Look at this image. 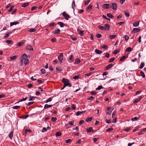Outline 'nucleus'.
Listing matches in <instances>:
<instances>
[{"instance_id": "obj_63", "label": "nucleus", "mask_w": 146, "mask_h": 146, "mask_svg": "<svg viewBox=\"0 0 146 146\" xmlns=\"http://www.w3.org/2000/svg\"><path fill=\"white\" fill-rule=\"evenodd\" d=\"M47 131V129L45 127H43L42 130V132H44L45 131Z\"/></svg>"}, {"instance_id": "obj_27", "label": "nucleus", "mask_w": 146, "mask_h": 146, "mask_svg": "<svg viewBox=\"0 0 146 146\" xmlns=\"http://www.w3.org/2000/svg\"><path fill=\"white\" fill-rule=\"evenodd\" d=\"M107 16L109 17L110 18H111V19H113L114 17L110 13H109V14H107Z\"/></svg>"}, {"instance_id": "obj_17", "label": "nucleus", "mask_w": 146, "mask_h": 146, "mask_svg": "<svg viewBox=\"0 0 146 146\" xmlns=\"http://www.w3.org/2000/svg\"><path fill=\"white\" fill-rule=\"evenodd\" d=\"M12 32L11 31L9 32L8 33H6V35H4L3 37L4 38H6L9 36L10 34H11Z\"/></svg>"}, {"instance_id": "obj_43", "label": "nucleus", "mask_w": 146, "mask_h": 146, "mask_svg": "<svg viewBox=\"0 0 146 146\" xmlns=\"http://www.w3.org/2000/svg\"><path fill=\"white\" fill-rule=\"evenodd\" d=\"M74 57L72 55H71L69 58V59L71 61H73V60Z\"/></svg>"}, {"instance_id": "obj_2", "label": "nucleus", "mask_w": 146, "mask_h": 146, "mask_svg": "<svg viewBox=\"0 0 146 146\" xmlns=\"http://www.w3.org/2000/svg\"><path fill=\"white\" fill-rule=\"evenodd\" d=\"M111 7V5L108 4L106 3L102 5V7L104 9H109Z\"/></svg>"}, {"instance_id": "obj_52", "label": "nucleus", "mask_w": 146, "mask_h": 146, "mask_svg": "<svg viewBox=\"0 0 146 146\" xmlns=\"http://www.w3.org/2000/svg\"><path fill=\"white\" fill-rule=\"evenodd\" d=\"M74 123V121H70L69 122L68 124L70 125H73Z\"/></svg>"}, {"instance_id": "obj_46", "label": "nucleus", "mask_w": 146, "mask_h": 146, "mask_svg": "<svg viewBox=\"0 0 146 146\" xmlns=\"http://www.w3.org/2000/svg\"><path fill=\"white\" fill-rule=\"evenodd\" d=\"M29 117V115H25L21 117V118H23V119H25Z\"/></svg>"}, {"instance_id": "obj_18", "label": "nucleus", "mask_w": 146, "mask_h": 146, "mask_svg": "<svg viewBox=\"0 0 146 146\" xmlns=\"http://www.w3.org/2000/svg\"><path fill=\"white\" fill-rule=\"evenodd\" d=\"M60 31L59 29H57V30H56L55 31H53L52 32V33L54 34H59L60 33Z\"/></svg>"}, {"instance_id": "obj_64", "label": "nucleus", "mask_w": 146, "mask_h": 146, "mask_svg": "<svg viewBox=\"0 0 146 146\" xmlns=\"http://www.w3.org/2000/svg\"><path fill=\"white\" fill-rule=\"evenodd\" d=\"M90 2L89 0H87L85 2L84 4L85 5H87L90 3Z\"/></svg>"}, {"instance_id": "obj_20", "label": "nucleus", "mask_w": 146, "mask_h": 146, "mask_svg": "<svg viewBox=\"0 0 146 146\" xmlns=\"http://www.w3.org/2000/svg\"><path fill=\"white\" fill-rule=\"evenodd\" d=\"M95 52L97 54H100L102 53V51L101 50H100L98 49H96L95 50Z\"/></svg>"}, {"instance_id": "obj_9", "label": "nucleus", "mask_w": 146, "mask_h": 146, "mask_svg": "<svg viewBox=\"0 0 146 146\" xmlns=\"http://www.w3.org/2000/svg\"><path fill=\"white\" fill-rule=\"evenodd\" d=\"M112 6L111 7L112 8V9L113 10H116L117 9V5L114 3H111Z\"/></svg>"}, {"instance_id": "obj_3", "label": "nucleus", "mask_w": 146, "mask_h": 146, "mask_svg": "<svg viewBox=\"0 0 146 146\" xmlns=\"http://www.w3.org/2000/svg\"><path fill=\"white\" fill-rule=\"evenodd\" d=\"M62 15L64 17L65 19L66 20H68L69 18H70V15L67 14L65 11L63 13Z\"/></svg>"}, {"instance_id": "obj_33", "label": "nucleus", "mask_w": 146, "mask_h": 146, "mask_svg": "<svg viewBox=\"0 0 146 146\" xmlns=\"http://www.w3.org/2000/svg\"><path fill=\"white\" fill-rule=\"evenodd\" d=\"M17 55H14L13 56H11L10 57V59L11 60H13L17 58Z\"/></svg>"}, {"instance_id": "obj_61", "label": "nucleus", "mask_w": 146, "mask_h": 146, "mask_svg": "<svg viewBox=\"0 0 146 146\" xmlns=\"http://www.w3.org/2000/svg\"><path fill=\"white\" fill-rule=\"evenodd\" d=\"M113 130V128L112 127H111L110 128H108L106 130L107 131H111Z\"/></svg>"}, {"instance_id": "obj_36", "label": "nucleus", "mask_w": 146, "mask_h": 146, "mask_svg": "<svg viewBox=\"0 0 146 146\" xmlns=\"http://www.w3.org/2000/svg\"><path fill=\"white\" fill-rule=\"evenodd\" d=\"M75 6V1L73 0L72 3V7L73 9H74V7Z\"/></svg>"}, {"instance_id": "obj_11", "label": "nucleus", "mask_w": 146, "mask_h": 146, "mask_svg": "<svg viewBox=\"0 0 146 146\" xmlns=\"http://www.w3.org/2000/svg\"><path fill=\"white\" fill-rule=\"evenodd\" d=\"M86 131L88 133H90L91 132H94V130L92 127H90L89 128L87 129Z\"/></svg>"}, {"instance_id": "obj_13", "label": "nucleus", "mask_w": 146, "mask_h": 146, "mask_svg": "<svg viewBox=\"0 0 146 146\" xmlns=\"http://www.w3.org/2000/svg\"><path fill=\"white\" fill-rule=\"evenodd\" d=\"M13 131H11L8 135L9 137L10 138V139L11 140L12 139V137L13 136Z\"/></svg>"}, {"instance_id": "obj_42", "label": "nucleus", "mask_w": 146, "mask_h": 146, "mask_svg": "<svg viewBox=\"0 0 146 146\" xmlns=\"http://www.w3.org/2000/svg\"><path fill=\"white\" fill-rule=\"evenodd\" d=\"M57 119V118L56 117H52V121L53 122H55Z\"/></svg>"}, {"instance_id": "obj_30", "label": "nucleus", "mask_w": 146, "mask_h": 146, "mask_svg": "<svg viewBox=\"0 0 146 146\" xmlns=\"http://www.w3.org/2000/svg\"><path fill=\"white\" fill-rule=\"evenodd\" d=\"M36 31V29H35L31 28L28 31L31 33H32L35 32Z\"/></svg>"}, {"instance_id": "obj_1", "label": "nucleus", "mask_w": 146, "mask_h": 146, "mask_svg": "<svg viewBox=\"0 0 146 146\" xmlns=\"http://www.w3.org/2000/svg\"><path fill=\"white\" fill-rule=\"evenodd\" d=\"M62 81L64 84L66 86L70 87L72 86V85L70 83L69 81L68 80L63 78L62 80Z\"/></svg>"}, {"instance_id": "obj_4", "label": "nucleus", "mask_w": 146, "mask_h": 146, "mask_svg": "<svg viewBox=\"0 0 146 146\" xmlns=\"http://www.w3.org/2000/svg\"><path fill=\"white\" fill-rule=\"evenodd\" d=\"M63 58V55L62 53H61L59 56L58 57V59L60 61L59 63H61L62 62V60Z\"/></svg>"}, {"instance_id": "obj_57", "label": "nucleus", "mask_w": 146, "mask_h": 146, "mask_svg": "<svg viewBox=\"0 0 146 146\" xmlns=\"http://www.w3.org/2000/svg\"><path fill=\"white\" fill-rule=\"evenodd\" d=\"M93 74L92 72H90L85 74V76H89Z\"/></svg>"}, {"instance_id": "obj_34", "label": "nucleus", "mask_w": 146, "mask_h": 146, "mask_svg": "<svg viewBox=\"0 0 146 146\" xmlns=\"http://www.w3.org/2000/svg\"><path fill=\"white\" fill-rule=\"evenodd\" d=\"M98 29L101 30H103L104 29V26L101 25H99L98 26Z\"/></svg>"}, {"instance_id": "obj_38", "label": "nucleus", "mask_w": 146, "mask_h": 146, "mask_svg": "<svg viewBox=\"0 0 146 146\" xmlns=\"http://www.w3.org/2000/svg\"><path fill=\"white\" fill-rule=\"evenodd\" d=\"M79 78V76L78 75H75L73 77V78L74 80H76L78 79Z\"/></svg>"}, {"instance_id": "obj_8", "label": "nucleus", "mask_w": 146, "mask_h": 146, "mask_svg": "<svg viewBox=\"0 0 146 146\" xmlns=\"http://www.w3.org/2000/svg\"><path fill=\"white\" fill-rule=\"evenodd\" d=\"M27 56L26 54H24L21 57V59L23 60H25L27 58Z\"/></svg>"}, {"instance_id": "obj_25", "label": "nucleus", "mask_w": 146, "mask_h": 146, "mask_svg": "<svg viewBox=\"0 0 146 146\" xmlns=\"http://www.w3.org/2000/svg\"><path fill=\"white\" fill-rule=\"evenodd\" d=\"M139 24V22H135L134 23H133V25L134 27H137L138 26Z\"/></svg>"}, {"instance_id": "obj_41", "label": "nucleus", "mask_w": 146, "mask_h": 146, "mask_svg": "<svg viewBox=\"0 0 146 146\" xmlns=\"http://www.w3.org/2000/svg\"><path fill=\"white\" fill-rule=\"evenodd\" d=\"M23 44V42H19L17 43V46H21Z\"/></svg>"}, {"instance_id": "obj_60", "label": "nucleus", "mask_w": 146, "mask_h": 146, "mask_svg": "<svg viewBox=\"0 0 146 146\" xmlns=\"http://www.w3.org/2000/svg\"><path fill=\"white\" fill-rule=\"evenodd\" d=\"M119 50H115L114 52L113 53V54H117L119 53Z\"/></svg>"}, {"instance_id": "obj_28", "label": "nucleus", "mask_w": 146, "mask_h": 146, "mask_svg": "<svg viewBox=\"0 0 146 146\" xmlns=\"http://www.w3.org/2000/svg\"><path fill=\"white\" fill-rule=\"evenodd\" d=\"M116 36V35H111L109 36V38L111 39H112Z\"/></svg>"}, {"instance_id": "obj_12", "label": "nucleus", "mask_w": 146, "mask_h": 146, "mask_svg": "<svg viewBox=\"0 0 146 146\" xmlns=\"http://www.w3.org/2000/svg\"><path fill=\"white\" fill-rule=\"evenodd\" d=\"M26 49L29 50H33V48L32 47V46L30 45H27L26 46Z\"/></svg>"}, {"instance_id": "obj_62", "label": "nucleus", "mask_w": 146, "mask_h": 146, "mask_svg": "<svg viewBox=\"0 0 146 146\" xmlns=\"http://www.w3.org/2000/svg\"><path fill=\"white\" fill-rule=\"evenodd\" d=\"M124 38L126 40H127L129 39V37L128 36L126 35H125Z\"/></svg>"}, {"instance_id": "obj_37", "label": "nucleus", "mask_w": 146, "mask_h": 146, "mask_svg": "<svg viewBox=\"0 0 146 146\" xmlns=\"http://www.w3.org/2000/svg\"><path fill=\"white\" fill-rule=\"evenodd\" d=\"M52 100V98H51V97H50L46 101H45V102L46 103H47L48 102H51Z\"/></svg>"}, {"instance_id": "obj_51", "label": "nucleus", "mask_w": 146, "mask_h": 146, "mask_svg": "<svg viewBox=\"0 0 146 146\" xmlns=\"http://www.w3.org/2000/svg\"><path fill=\"white\" fill-rule=\"evenodd\" d=\"M27 98V97H26L25 98H23L19 101V102H21L25 101Z\"/></svg>"}, {"instance_id": "obj_48", "label": "nucleus", "mask_w": 146, "mask_h": 146, "mask_svg": "<svg viewBox=\"0 0 146 146\" xmlns=\"http://www.w3.org/2000/svg\"><path fill=\"white\" fill-rule=\"evenodd\" d=\"M20 106H13V108L14 109H17L19 108H20Z\"/></svg>"}, {"instance_id": "obj_24", "label": "nucleus", "mask_w": 146, "mask_h": 146, "mask_svg": "<svg viewBox=\"0 0 146 146\" xmlns=\"http://www.w3.org/2000/svg\"><path fill=\"white\" fill-rule=\"evenodd\" d=\"M132 51V48L130 47L127 48L125 50L126 52H130Z\"/></svg>"}, {"instance_id": "obj_31", "label": "nucleus", "mask_w": 146, "mask_h": 146, "mask_svg": "<svg viewBox=\"0 0 146 146\" xmlns=\"http://www.w3.org/2000/svg\"><path fill=\"white\" fill-rule=\"evenodd\" d=\"M29 4V3H25L22 5V7H26L28 6Z\"/></svg>"}, {"instance_id": "obj_39", "label": "nucleus", "mask_w": 146, "mask_h": 146, "mask_svg": "<svg viewBox=\"0 0 146 146\" xmlns=\"http://www.w3.org/2000/svg\"><path fill=\"white\" fill-rule=\"evenodd\" d=\"M83 112V111L82 112L80 111H78L76 113V115L77 116L80 115H81V114H82Z\"/></svg>"}, {"instance_id": "obj_49", "label": "nucleus", "mask_w": 146, "mask_h": 146, "mask_svg": "<svg viewBox=\"0 0 146 146\" xmlns=\"http://www.w3.org/2000/svg\"><path fill=\"white\" fill-rule=\"evenodd\" d=\"M40 71L42 74H44L45 72V70L44 69L42 68L40 70Z\"/></svg>"}, {"instance_id": "obj_15", "label": "nucleus", "mask_w": 146, "mask_h": 146, "mask_svg": "<svg viewBox=\"0 0 146 146\" xmlns=\"http://www.w3.org/2000/svg\"><path fill=\"white\" fill-rule=\"evenodd\" d=\"M52 105H48L47 104H46L44 105V109H46L48 108H50L52 106Z\"/></svg>"}, {"instance_id": "obj_7", "label": "nucleus", "mask_w": 146, "mask_h": 146, "mask_svg": "<svg viewBox=\"0 0 146 146\" xmlns=\"http://www.w3.org/2000/svg\"><path fill=\"white\" fill-rule=\"evenodd\" d=\"M142 98L141 96H139L138 98L136 99L134 102V104H136L139 101L141 100Z\"/></svg>"}, {"instance_id": "obj_26", "label": "nucleus", "mask_w": 146, "mask_h": 146, "mask_svg": "<svg viewBox=\"0 0 146 146\" xmlns=\"http://www.w3.org/2000/svg\"><path fill=\"white\" fill-rule=\"evenodd\" d=\"M24 64L25 65H27L29 64V61L28 59H26L24 61Z\"/></svg>"}, {"instance_id": "obj_44", "label": "nucleus", "mask_w": 146, "mask_h": 146, "mask_svg": "<svg viewBox=\"0 0 146 146\" xmlns=\"http://www.w3.org/2000/svg\"><path fill=\"white\" fill-rule=\"evenodd\" d=\"M140 74H141L143 78H145V75L144 72L142 71H141L140 72Z\"/></svg>"}, {"instance_id": "obj_45", "label": "nucleus", "mask_w": 146, "mask_h": 146, "mask_svg": "<svg viewBox=\"0 0 146 146\" xmlns=\"http://www.w3.org/2000/svg\"><path fill=\"white\" fill-rule=\"evenodd\" d=\"M92 118L91 117H89V118H87L86 119V121L88 122V121H90L92 120Z\"/></svg>"}, {"instance_id": "obj_56", "label": "nucleus", "mask_w": 146, "mask_h": 146, "mask_svg": "<svg viewBox=\"0 0 146 146\" xmlns=\"http://www.w3.org/2000/svg\"><path fill=\"white\" fill-rule=\"evenodd\" d=\"M71 141V139H69L66 140V141H65V142H66V143H67L70 142Z\"/></svg>"}, {"instance_id": "obj_53", "label": "nucleus", "mask_w": 146, "mask_h": 146, "mask_svg": "<svg viewBox=\"0 0 146 146\" xmlns=\"http://www.w3.org/2000/svg\"><path fill=\"white\" fill-rule=\"evenodd\" d=\"M31 131L30 130L28 129H27L25 130V134H26L27 133V132H29V133H30L31 132Z\"/></svg>"}, {"instance_id": "obj_22", "label": "nucleus", "mask_w": 146, "mask_h": 146, "mask_svg": "<svg viewBox=\"0 0 146 146\" xmlns=\"http://www.w3.org/2000/svg\"><path fill=\"white\" fill-rule=\"evenodd\" d=\"M58 24L61 27H63L64 26V23H63L61 22H58Z\"/></svg>"}, {"instance_id": "obj_59", "label": "nucleus", "mask_w": 146, "mask_h": 146, "mask_svg": "<svg viewBox=\"0 0 146 146\" xmlns=\"http://www.w3.org/2000/svg\"><path fill=\"white\" fill-rule=\"evenodd\" d=\"M112 111V110H111L108 111L107 112V114L108 115H110Z\"/></svg>"}, {"instance_id": "obj_50", "label": "nucleus", "mask_w": 146, "mask_h": 146, "mask_svg": "<svg viewBox=\"0 0 146 146\" xmlns=\"http://www.w3.org/2000/svg\"><path fill=\"white\" fill-rule=\"evenodd\" d=\"M61 135V133L60 132H57L56 133V136H59Z\"/></svg>"}, {"instance_id": "obj_54", "label": "nucleus", "mask_w": 146, "mask_h": 146, "mask_svg": "<svg viewBox=\"0 0 146 146\" xmlns=\"http://www.w3.org/2000/svg\"><path fill=\"white\" fill-rule=\"evenodd\" d=\"M124 12L126 16L128 17L130 15L129 12H126L125 11H124Z\"/></svg>"}, {"instance_id": "obj_6", "label": "nucleus", "mask_w": 146, "mask_h": 146, "mask_svg": "<svg viewBox=\"0 0 146 146\" xmlns=\"http://www.w3.org/2000/svg\"><path fill=\"white\" fill-rule=\"evenodd\" d=\"M139 29L138 28H134L133 29V30L132 31L131 33L132 34H135L136 32H139Z\"/></svg>"}, {"instance_id": "obj_55", "label": "nucleus", "mask_w": 146, "mask_h": 146, "mask_svg": "<svg viewBox=\"0 0 146 146\" xmlns=\"http://www.w3.org/2000/svg\"><path fill=\"white\" fill-rule=\"evenodd\" d=\"M70 38L73 41H75L77 39V38L76 37H72V36H71Z\"/></svg>"}, {"instance_id": "obj_32", "label": "nucleus", "mask_w": 146, "mask_h": 146, "mask_svg": "<svg viewBox=\"0 0 146 146\" xmlns=\"http://www.w3.org/2000/svg\"><path fill=\"white\" fill-rule=\"evenodd\" d=\"M145 64L144 62H142L141 63L140 66L139 68L140 69L142 68L144 66Z\"/></svg>"}, {"instance_id": "obj_19", "label": "nucleus", "mask_w": 146, "mask_h": 146, "mask_svg": "<svg viewBox=\"0 0 146 146\" xmlns=\"http://www.w3.org/2000/svg\"><path fill=\"white\" fill-rule=\"evenodd\" d=\"M92 9V6L91 5H90L86 9V11L88 12H89Z\"/></svg>"}, {"instance_id": "obj_40", "label": "nucleus", "mask_w": 146, "mask_h": 146, "mask_svg": "<svg viewBox=\"0 0 146 146\" xmlns=\"http://www.w3.org/2000/svg\"><path fill=\"white\" fill-rule=\"evenodd\" d=\"M12 40H7L5 41L6 43H8L9 44H11L12 43Z\"/></svg>"}, {"instance_id": "obj_21", "label": "nucleus", "mask_w": 146, "mask_h": 146, "mask_svg": "<svg viewBox=\"0 0 146 146\" xmlns=\"http://www.w3.org/2000/svg\"><path fill=\"white\" fill-rule=\"evenodd\" d=\"M29 101H32L35 100V97L34 96H29Z\"/></svg>"}, {"instance_id": "obj_29", "label": "nucleus", "mask_w": 146, "mask_h": 146, "mask_svg": "<svg viewBox=\"0 0 146 146\" xmlns=\"http://www.w3.org/2000/svg\"><path fill=\"white\" fill-rule=\"evenodd\" d=\"M80 60L78 58L76 59V60L75 61V63L76 64H78L80 62Z\"/></svg>"}, {"instance_id": "obj_14", "label": "nucleus", "mask_w": 146, "mask_h": 146, "mask_svg": "<svg viewBox=\"0 0 146 146\" xmlns=\"http://www.w3.org/2000/svg\"><path fill=\"white\" fill-rule=\"evenodd\" d=\"M77 32L78 34L81 36H82L83 35V31L79 29H77Z\"/></svg>"}, {"instance_id": "obj_23", "label": "nucleus", "mask_w": 146, "mask_h": 146, "mask_svg": "<svg viewBox=\"0 0 146 146\" xmlns=\"http://www.w3.org/2000/svg\"><path fill=\"white\" fill-rule=\"evenodd\" d=\"M104 87L102 86H99L96 89V90H101V89H102Z\"/></svg>"}, {"instance_id": "obj_5", "label": "nucleus", "mask_w": 146, "mask_h": 146, "mask_svg": "<svg viewBox=\"0 0 146 146\" xmlns=\"http://www.w3.org/2000/svg\"><path fill=\"white\" fill-rule=\"evenodd\" d=\"M104 29L106 31L109 30L110 28V26L109 24L107 23L105 25Z\"/></svg>"}, {"instance_id": "obj_58", "label": "nucleus", "mask_w": 146, "mask_h": 146, "mask_svg": "<svg viewBox=\"0 0 146 146\" xmlns=\"http://www.w3.org/2000/svg\"><path fill=\"white\" fill-rule=\"evenodd\" d=\"M115 58H111L109 60V62H111L113 61L114 60H115Z\"/></svg>"}, {"instance_id": "obj_35", "label": "nucleus", "mask_w": 146, "mask_h": 146, "mask_svg": "<svg viewBox=\"0 0 146 146\" xmlns=\"http://www.w3.org/2000/svg\"><path fill=\"white\" fill-rule=\"evenodd\" d=\"M126 57L125 56H123L121 57L120 59V61H122L126 59Z\"/></svg>"}, {"instance_id": "obj_16", "label": "nucleus", "mask_w": 146, "mask_h": 146, "mask_svg": "<svg viewBox=\"0 0 146 146\" xmlns=\"http://www.w3.org/2000/svg\"><path fill=\"white\" fill-rule=\"evenodd\" d=\"M19 22L17 21H15L14 22H13L10 23V26H12L13 25H15L19 24Z\"/></svg>"}, {"instance_id": "obj_47", "label": "nucleus", "mask_w": 146, "mask_h": 146, "mask_svg": "<svg viewBox=\"0 0 146 146\" xmlns=\"http://www.w3.org/2000/svg\"><path fill=\"white\" fill-rule=\"evenodd\" d=\"M139 119V117H135L131 119V120L132 121H135Z\"/></svg>"}, {"instance_id": "obj_10", "label": "nucleus", "mask_w": 146, "mask_h": 146, "mask_svg": "<svg viewBox=\"0 0 146 146\" xmlns=\"http://www.w3.org/2000/svg\"><path fill=\"white\" fill-rule=\"evenodd\" d=\"M113 66V64H109L108 65V66H106V67H105L106 69V70L109 69H110Z\"/></svg>"}]
</instances>
